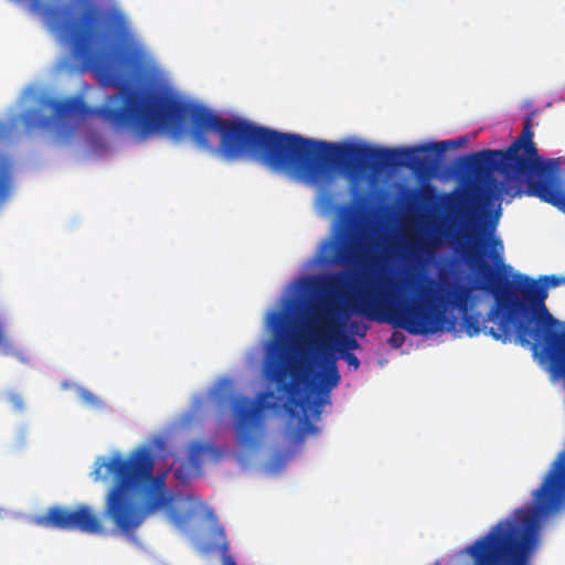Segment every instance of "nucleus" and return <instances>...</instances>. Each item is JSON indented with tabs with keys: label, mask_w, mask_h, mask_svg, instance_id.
I'll return each mask as SVG.
<instances>
[{
	"label": "nucleus",
	"mask_w": 565,
	"mask_h": 565,
	"mask_svg": "<svg viewBox=\"0 0 565 565\" xmlns=\"http://www.w3.org/2000/svg\"><path fill=\"white\" fill-rule=\"evenodd\" d=\"M347 284V275L344 271H339L328 276L324 280V290L331 294L341 291Z\"/></svg>",
	"instance_id": "nucleus-13"
},
{
	"label": "nucleus",
	"mask_w": 565,
	"mask_h": 565,
	"mask_svg": "<svg viewBox=\"0 0 565 565\" xmlns=\"http://www.w3.org/2000/svg\"><path fill=\"white\" fill-rule=\"evenodd\" d=\"M531 118L523 122L521 134L507 149H487L467 154L461 158V168L477 181H486L491 173L502 177V191L516 195L520 186L536 181L539 174L545 171V163L539 156L533 141Z\"/></svg>",
	"instance_id": "nucleus-4"
},
{
	"label": "nucleus",
	"mask_w": 565,
	"mask_h": 565,
	"mask_svg": "<svg viewBox=\"0 0 565 565\" xmlns=\"http://www.w3.org/2000/svg\"><path fill=\"white\" fill-rule=\"evenodd\" d=\"M426 282H427V286L430 288L437 285L436 280L433 278H426Z\"/></svg>",
	"instance_id": "nucleus-24"
},
{
	"label": "nucleus",
	"mask_w": 565,
	"mask_h": 565,
	"mask_svg": "<svg viewBox=\"0 0 565 565\" xmlns=\"http://www.w3.org/2000/svg\"><path fill=\"white\" fill-rule=\"evenodd\" d=\"M224 556H225L224 565H236V563L232 559V557L226 556V554Z\"/></svg>",
	"instance_id": "nucleus-23"
},
{
	"label": "nucleus",
	"mask_w": 565,
	"mask_h": 565,
	"mask_svg": "<svg viewBox=\"0 0 565 565\" xmlns=\"http://www.w3.org/2000/svg\"><path fill=\"white\" fill-rule=\"evenodd\" d=\"M313 321L318 328L335 334L339 353L360 349V343L355 338L340 332V326L335 321V310L333 308L329 306L322 307L315 316Z\"/></svg>",
	"instance_id": "nucleus-11"
},
{
	"label": "nucleus",
	"mask_w": 565,
	"mask_h": 565,
	"mask_svg": "<svg viewBox=\"0 0 565 565\" xmlns=\"http://www.w3.org/2000/svg\"><path fill=\"white\" fill-rule=\"evenodd\" d=\"M491 244H492V252L490 253L489 256L491 257L493 264L498 268L502 269L503 271L511 270V267L504 265L503 260H502V252H503L502 242L499 238H492Z\"/></svg>",
	"instance_id": "nucleus-14"
},
{
	"label": "nucleus",
	"mask_w": 565,
	"mask_h": 565,
	"mask_svg": "<svg viewBox=\"0 0 565 565\" xmlns=\"http://www.w3.org/2000/svg\"><path fill=\"white\" fill-rule=\"evenodd\" d=\"M462 323L469 337H475L481 331L480 317L478 315H465Z\"/></svg>",
	"instance_id": "nucleus-16"
},
{
	"label": "nucleus",
	"mask_w": 565,
	"mask_h": 565,
	"mask_svg": "<svg viewBox=\"0 0 565 565\" xmlns=\"http://www.w3.org/2000/svg\"><path fill=\"white\" fill-rule=\"evenodd\" d=\"M406 281H407V284H408L409 286H413V284H414V279H413V277H409Z\"/></svg>",
	"instance_id": "nucleus-26"
},
{
	"label": "nucleus",
	"mask_w": 565,
	"mask_h": 565,
	"mask_svg": "<svg viewBox=\"0 0 565 565\" xmlns=\"http://www.w3.org/2000/svg\"><path fill=\"white\" fill-rule=\"evenodd\" d=\"M404 341H405L404 334H402L401 332H393L388 340V343L393 348H401L404 344Z\"/></svg>",
	"instance_id": "nucleus-21"
},
{
	"label": "nucleus",
	"mask_w": 565,
	"mask_h": 565,
	"mask_svg": "<svg viewBox=\"0 0 565 565\" xmlns=\"http://www.w3.org/2000/svg\"><path fill=\"white\" fill-rule=\"evenodd\" d=\"M206 451V447L200 443H194L189 449V461L199 467L201 463V456Z\"/></svg>",
	"instance_id": "nucleus-18"
},
{
	"label": "nucleus",
	"mask_w": 565,
	"mask_h": 565,
	"mask_svg": "<svg viewBox=\"0 0 565 565\" xmlns=\"http://www.w3.org/2000/svg\"><path fill=\"white\" fill-rule=\"evenodd\" d=\"M363 220L352 205H341L330 236L321 243L319 259L326 265L363 268L369 260V248L362 243Z\"/></svg>",
	"instance_id": "nucleus-6"
},
{
	"label": "nucleus",
	"mask_w": 565,
	"mask_h": 565,
	"mask_svg": "<svg viewBox=\"0 0 565 565\" xmlns=\"http://www.w3.org/2000/svg\"><path fill=\"white\" fill-rule=\"evenodd\" d=\"M466 138L419 145L403 149L335 145L280 132L239 118V159H253L274 171L302 177L310 183L331 177L329 163L338 164L353 186L385 168L407 167L429 172L434 160L427 153H440L449 146H461Z\"/></svg>",
	"instance_id": "nucleus-1"
},
{
	"label": "nucleus",
	"mask_w": 565,
	"mask_h": 565,
	"mask_svg": "<svg viewBox=\"0 0 565 565\" xmlns=\"http://www.w3.org/2000/svg\"><path fill=\"white\" fill-rule=\"evenodd\" d=\"M270 326L275 332V340L270 345L269 353L273 358L267 374L277 384V388L288 395L287 413L290 417H298L301 413L309 429H315L309 422V416L318 417L321 414L322 401L313 397L307 387H302L303 371L292 366L290 370L279 359L281 339L286 331V322L281 315L273 313Z\"/></svg>",
	"instance_id": "nucleus-5"
},
{
	"label": "nucleus",
	"mask_w": 565,
	"mask_h": 565,
	"mask_svg": "<svg viewBox=\"0 0 565 565\" xmlns=\"http://www.w3.org/2000/svg\"><path fill=\"white\" fill-rule=\"evenodd\" d=\"M473 194L471 190L463 192H452L443 195V203L449 211H462L467 218L466 235L469 239L478 237L479 218L477 217V209H473Z\"/></svg>",
	"instance_id": "nucleus-10"
},
{
	"label": "nucleus",
	"mask_w": 565,
	"mask_h": 565,
	"mask_svg": "<svg viewBox=\"0 0 565 565\" xmlns=\"http://www.w3.org/2000/svg\"><path fill=\"white\" fill-rule=\"evenodd\" d=\"M212 537L217 545L220 552L225 555L228 551V542L226 540L225 530L222 526H215L212 530Z\"/></svg>",
	"instance_id": "nucleus-17"
},
{
	"label": "nucleus",
	"mask_w": 565,
	"mask_h": 565,
	"mask_svg": "<svg viewBox=\"0 0 565 565\" xmlns=\"http://www.w3.org/2000/svg\"><path fill=\"white\" fill-rule=\"evenodd\" d=\"M340 379L335 356L332 354H326L323 359V372L321 374L322 387L330 391L339 384Z\"/></svg>",
	"instance_id": "nucleus-12"
},
{
	"label": "nucleus",
	"mask_w": 565,
	"mask_h": 565,
	"mask_svg": "<svg viewBox=\"0 0 565 565\" xmlns=\"http://www.w3.org/2000/svg\"><path fill=\"white\" fill-rule=\"evenodd\" d=\"M563 278H564V284H565V276Z\"/></svg>",
	"instance_id": "nucleus-28"
},
{
	"label": "nucleus",
	"mask_w": 565,
	"mask_h": 565,
	"mask_svg": "<svg viewBox=\"0 0 565 565\" xmlns=\"http://www.w3.org/2000/svg\"><path fill=\"white\" fill-rule=\"evenodd\" d=\"M271 392H262L255 401L248 397H239L233 406L236 440L241 448L249 449L255 445L257 430L260 428L264 412L274 408Z\"/></svg>",
	"instance_id": "nucleus-7"
},
{
	"label": "nucleus",
	"mask_w": 565,
	"mask_h": 565,
	"mask_svg": "<svg viewBox=\"0 0 565 565\" xmlns=\"http://www.w3.org/2000/svg\"><path fill=\"white\" fill-rule=\"evenodd\" d=\"M431 245L433 247H436V244L431 241L429 244H427V247Z\"/></svg>",
	"instance_id": "nucleus-27"
},
{
	"label": "nucleus",
	"mask_w": 565,
	"mask_h": 565,
	"mask_svg": "<svg viewBox=\"0 0 565 565\" xmlns=\"http://www.w3.org/2000/svg\"><path fill=\"white\" fill-rule=\"evenodd\" d=\"M530 194L540 198L565 213V185L561 177L545 171L539 174L536 181L530 182Z\"/></svg>",
	"instance_id": "nucleus-9"
},
{
	"label": "nucleus",
	"mask_w": 565,
	"mask_h": 565,
	"mask_svg": "<svg viewBox=\"0 0 565 565\" xmlns=\"http://www.w3.org/2000/svg\"><path fill=\"white\" fill-rule=\"evenodd\" d=\"M7 399L11 404L12 408L15 412H22L24 408V399L21 394L17 392H9L7 394Z\"/></svg>",
	"instance_id": "nucleus-19"
},
{
	"label": "nucleus",
	"mask_w": 565,
	"mask_h": 565,
	"mask_svg": "<svg viewBox=\"0 0 565 565\" xmlns=\"http://www.w3.org/2000/svg\"><path fill=\"white\" fill-rule=\"evenodd\" d=\"M0 329L3 333V339L0 341V345L4 348V354L13 355L22 363H28L30 361L29 356L23 351L15 350L13 345L9 342L2 326H0Z\"/></svg>",
	"instance_id": "nucleus-15"
},
{
	"label": "nucleus",
	"mask_w": 565,
	"mask_h": 565,
	"mask_svg": "<svg viewBox=\"0 0 565 565\" xmlns=\"http://www.w3.org/2000/svg\"><path fill=\"white\" fill-rule=\"evenodd\" d=\"M392 282L361 290L351 309L371 321L386 322L414 335L436 334L455 329L456 321L447 315V306L467 309L471 289L461 284H447L446 295L433 297L426 289L408 297L395 292Z\"/></svg>",
	"instance_id": "nucleus-3"
},
{
	"label": "nucleus",
	"mask_w": 565,
	"mask_h": 565,
	"mask_svg": "<svg viewBox=\"0 0 565 565\" xmlns=\"http://www.w3.org/2000/svg\"><path fill=\"white\" fill-rule=\"evenodd\" d=\"M82 397L84 401L89 402L90 404H95L97 402V397L88 391H84L82 393Z\"/></svg>",
	"instance_id": "nucleus-22"
},
{
	"label": "nucleus",
	"mask_w": 565,
	"mask_h": 565,
	"mask_svg": "<svg viewBox=\"0 0 565 565\" xmlns=\"http://www.w3.org/2000/svg\"><path fill=\"white\" fill-rule=\"evenodd\" d=\"M34 522L44 527L76 530L88 534H100L105 530L99 514L86 504H78L73 510L51 507L44 515L36 516Z\"/></svg>",
	"instance_id": "nucleus-8"
},
{
	"label": "nucleus",
	"mask_w": 565,
	"mask_h": 565,
	"mask_svg": "<svg viewBox=\"0 0 565 565\" xmlns=\"http://www.w3.org/2000/svg\"><path fill=\"white\" fill-rule=\"evenodd\" d=\"M340 358L344 360L349 366H352L354 370H358L360 366V361L356 355L352 352H343L340 353Z\"/></svg>",
	"instance_id": "nucleus-20"
},
{
	"label": "nucleus",
	"mask_w": 565,
	"mask_h": 565,
	"mask_svg": "<svg viewBox=\"0 0 565 565\" xmlns=\"http://www.w3.org/2000/svg\"><path fill=\"white\" fill-rule=\"evenodd\" d=\"M103 468L114 480L105 497L104 513L116 531L135 542L147 519L172 504L166 477L153 473L154 457L147 447H138L127 457L116 452L107 460H96L94 481L103 479Z\"/></svg>",
	"instance_id": "nucleus-2"
},
{
	"label": "nucleus",
	"mask_w": 565,
	"mask_h": 565,
	"mask_svg": "<svg viewBox=\"0 0 565 565\" xmlns=\"http://www.w3.org/2000/svg\"><path fill=\"white\" fill-rule=\"evenodd\" d=\"M494 227H495V223H490L489 227H488L489 232L494 231Z\"/></svg>",
	"instance_id": "nucleus-25"
}]
</instances>
